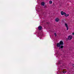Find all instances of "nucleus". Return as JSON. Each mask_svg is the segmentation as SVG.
<instances>
[{
	"label": "nucleus",
	"instance_id": "nucleus-1",
	"mask_svg": "<svg viewBox=\"0 0 74 74\" xmlns=\"http://www.w3.org/2000/svg\"><path fill=\"white\" fill-rule=\"evenodd\" d=\"M63 42L62 41H60L59 43H58L57 44V47H59L61 45H63Z\"/></svg>",
	"mask_w": 74,
	"mask_h": 74
},
{
	"label": "nucleus",
	"instance_id": "nucleus-2",
	"mask_svg": "<svg viewBox=\"0 0 74 74\" xmlns=\"http://www.w3.org/2000/svg\"><path fill=\"white\" fill-rule=\"evenodd\" d=\"M72 36L69 35L68 36V39L69 40H71V39H72Z\"/></svg>",
	"mask_w": 74,
	"mask_h": 74
},
{
	"label": "nucleus",
	"instance_id": "nucleus-3",
	"mask_svg": "<svg viewBox=\"0 0 74 74\" xmlns=\"http://www.w3.org/2000/svg\"><path fill=\"white\" fill-rule=\"evenodd\" d=\"M60 21V19L58 18H56L55 20V21L56 22H59Z\"/></svg>",
	"mask_w": 74,
	"mask_h": 74
},
{
	"label": "nucleus",
	"instance_id": "nucleus-4",
	"mask_svg": "<svg viewBox=\"0 0 74 74\" xmlns=\"http://www.w3.org/2000/svg\"><path fill=\"white\" fill-rule=\"evenodd\" d=\"M61 14L62 15H65V14H66V13H65V12H63V11H62L61 12Z\"/></svg>",
	"mask_w": 74,
	"mask_h": 74
},
{
	"label": "nucleus",
	"instance_id": "nucleus-5",
	"mask_svg": "<svg viewBox=\"0 0 74 74\" xmlns=\"http://www.w3.org/2000/svg\"><path fill=\"white\" fill-rule=\"evenodd\" d=\"M65 25L66 27L67 28V29H66L67 30H69V27H68V25H67V24L65 23Z\"/></svg>",
	"mask_w": 74,
	"mask_h": 74
},
{
	"label": "nucleus",
	"instance_id": "nucleus-6",
	"mask_svg": "<svg viewBox=\"0 0 74 74\" xmlns=\"http://www.w3.org/2000/svg\"><path fill=\"white\" fill-rule=\"evenodd\" d=\"M41 29H42V27L41 26H40L38 27V29L39 30H41Z\"/></svg>",
	"mask_w": 74,
	"mask_h": 74
},
{
	"label": "nucleus",
	"instance_id": "nucleus-7",
	"mask_svg": "<svg viewBox=\"0 0 74 74\" xmlns=\"http://www.w3.org/2000/svg\"><path fill=\"white\" fill-rule=\"evenodd\" d=\"M62 48H63V46H62V45L61 46H60L59 47V49H62Z\"/></svg>",
	"mask_w": 74,
	"mask_h": 74
},
{
	"label": "nucleus",
	"instance_id": "nucleus-8",
	"mask_svg": "<svg viewBox=\"0 0 74 74\" xmlns=\"http://www.w3.org/2000/svg\"><path fill=\"white\" fill-rule=\"evenodd\" d=\"M41 5H42V6H44V5H45V3L44 2H42L41 3Z\"/></svg>",
	"mask_w": 74,
	"mask_h": 74
},
{
	"label": "nucleus",
	"instance_id": "nucleus-9",
	"mask_svg": "<svg viewBox=\"0 0 74 74\" xmlns=\"http://www.w3.org/2000/svg\"><path fill=\"white\" fill-rule=\"evenodd\" d=\"M65 15V16H66V17H67L68 16H69V14H66V13H65V14H64Z\"/></svg>",
	"mask_w": 74,
	"mask_h": 74
},
{
	"label": "nucleus",
	"instance_id": "nucleus-10",
	"mask_svg": "<svg viewBox=\"0 0 74 74\" xmlns=\"http://www.w3.org/2000/svg\"><path fill=\"white\" fill-rule=\"evenodd\" d=\"M49 4H51L52 3V1H49Z\"/></svg>",
	"mask_w": 74,
	"mask_h": 74
},
{
	"label": "nucleus",
	"instance_id": "nucleus-11",
	"mask_svg": "<svg viewBox=\"0 0 74 74\" xmlns=\"http://www.w3.org/2000/svg\"><path fill=\"white\" fill-rule=\"evenodd\" d=\"M54 35L56 37V36H57V34H56V33H54Z\"/></svg>",
	"mask_w": 74,
	"mask_h": 74
},
{
	"label": "nucleus",
	"instance_id": "nucleus-12",
	"mask_svg": "<svg viewBox=\"0 0 74 74\" xmlns=\"http://www.w3.org/2000/svg\"><path fill=\"white\" fill-rule=\"evenodd\" d=\"M72 35H73V36H74V32H73L72 33Z\"/></svg>",
	"mask_w": 74,
	"mask_h": 74
},
{
	"label": "nucleus",
	"instance_id": "nucleus-13",
	"mask_svg": "<svg viewBox=\"0 0 74 74\" xmlns=\"http://www.w3.org/2000/svg\"><path fill=\"white\" fill-rule=\"evenodd\" d=\"M63 73H66V71H64L63 72Z\"/></svg>",
	"mask_w": 74,
	"mask_h": 74
},
{
	"label": "nucleus",
	"instance_id": "nucleus-14",
	"mask_svg": "<svg viewBox=\"0 0 74 74\" xmlns=\"http://www.w3.org/2000/svg\"><path fill=\"white\" fill-rule=\"evenodd\" d=\"M46 7H47V6H45V7H44V8H46Z\"/></svg>",
	"mask_w": 74,
	"mask_h": 74
},
{
	"label": "nucleus",
	"instance_id": "nucleus-15",
	"mask_svg": "<svg viewBox=\"0 0 74 74\" xmlns=\"http://www.w3.org/2000/svg\"><path fill=\"white\" fill-rule=\"evenodd\" d=\"M73 66L74 67V64H73Z\"/></svg>",
	"mask_w": 74,
	"mask_h": 74
}]
</instances>
